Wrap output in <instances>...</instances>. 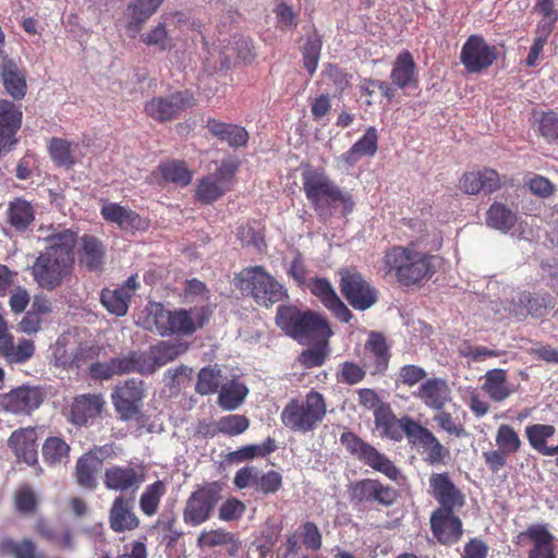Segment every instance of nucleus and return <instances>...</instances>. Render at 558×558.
Instances as JSON below:
<instances>
[{
  "mask_svg": "<svg viewBox=\"0 0 558 558\" xmlns=\"http://www.w3.org/2000/svg\"><path fill=\"white\" fill-rule=\"evenodd\" d=\"M497 57L494 46H489L481 36L472 35L461 49L460 60L471 73H477L493 64Z\"/></svg>",
  "mask_w": 558,
  "mask_h": 558,
  "instance_id": "4468645a",
  "label": "nucleus"
},
{
  "mask_svg": "<svg viewBox=\"0 0 558 558\" xmlns=\"http://www.w3.org/2000/svg\"><path fill=\"white\" fill-rule=\"evenodd\" d=\"M390 78L393 85L404 89L416 86V63L409 50H402L395 59Z\"/></svg>",
  "mask_w": 558,
  "mask_h": 558,
  "instance_id": "bb28decb",
  "label": "nucleus"
},
{
  "mask_svg": "<svg viewBox=\"0 0 558 558\" xmlns=\"http://www.w3.org/2000/svg\"><path fill=\"white\" fill-rule=\"evenodd\" d=\"M145 313L143 327L161 337L191 336L207 320L202 308L168 311L160 303H149Z\"/></svg>",
  "mask_w": 558,
  "mask_h": 558,
  "instance_id": "7ed1b4c3",
  "label": "nucleus"
},
{
  "mask_svg": "<svg viewBox=\"0 0 558 558\" xmlns=\"http://www.w3.org/2000/svg\"><path fill=\"white\" fill-rule=\"evenodd\" d=\"M162 178L180 185H187L192 181V172L182 161H168L159 167Z\"/></svg>",
  "mask_w": 558,
  "mask_h": 558,
  "instance_id": "6e6d98bb",
  "label": "nucleus"
},
{
  "mask_svg": "<svg viewBox=\"0 0 558 558\" xmlns=\"http://www.w3.org/2000/svg\"><path fill=\"white\" fill-rule=\"evenodd\" d=\"M141 40L147 46L157 47L165 51L170 48V36L163 23H159L141 36Z\"/></svg>",
  "mask_w": 558,
  "mask_h": 558,
  "instance_id": "e2e57ef3",
  "label": "nucleus"
},
{
  "mask_svg": "<svg viewBox=\"0 0 558 558\" xmlns=\"http://www.w3.org/2000/svg\"><path fill=\"white\" fill-rule=\"evenodd\" d=\"M544 299L525 291H512L506 310L518 319L526 316L541 317L544 314Z\"/></svg>",
  "mask_w": 558,
  "mask_h": 558,
  "instance_id": "b1692460",
  "label": "nucleus"
},
{
  "mask_svg": "<svg viewBox=\"0 0 558 558\" xmlns=\"http://www.w3.org/2000/svg\"><path fill=\"white\" fill-rule=\"evenodd\" d=\"M81 245L80 264L90 271L100 270L105 257V248L101 242L95 236L84 235L81 239Z\"/></svg>",
  "mask_w": 558,
  "mask_h": 558,
  "instance_id": "e433bc0d",
  "label": "nucleus"
},
{
  "mask_svg": "<svg viewBox=\"0 0 558 558\" xmlns=\"http://www.w3.org/2000/svg\"><path fill=\"white\" fill-rule=\"evenodd\" d=\"M340 442L351 454L372 469L384 473L387 477L397 480L400 475V471L385 454L380 453L375 447L365 442L354 433L349 430L342 433Z\"/></svg>",
  "mask_w": 558,
  "mask_h": 558,
  "instance_id": "0eeeda50",
  "label": "nucleus"
},
{
  "mask_svg": "<svg viewBox=\"0 0 558 558\" xmlns=\"http://www.w3.org/2000/svg\"><path fill=\"white\" fill-rule=\"evenodd\" d=\"M73 144L62 140L52 138L49 144V153L52 160L62 167L70 168L76 162Z\"/></svg>",
  "mask_w": 558,
  "mask_h": 558,
  "instance_id": "8fccbe9b",
  "label": "nucleus"
},
{
  "mask_svg": "<svg viewBox=\"0 0 558 558\" xmlns=\"http://www.w3.org/2000/svg\"><path fill=\"white\" fill-rule=\"evenodd\" d=\"M482 389L495 402H502L512 393L507 383V373L501 368H494L485 373Z\"/></svg>",
  "mask_w": 558,
  "mask_h": 558,
  "instance_id": "4c0bfd02",
  "label": "nucleus"
},
{
  "mask_svg": "<svg viewBox=\"0 0 558 558\" xmlns=\"http://www.w3.org/2000/svg\"><path fill=\"white\" fill-rule=\"evenodd\" d=\"M110 527L114 532L131 531L138 526V519L132 511L129 501L122 497H118L110 510Z\"/></svg>",
  "mask_w": 558,
  "mask_h": 558,
  "instance_id": "f704fd0d",
  "label": "nucleus"
},
{
  "mask_svg": "<svg viewBox=\"0 0 558 558\" xmlns=\"http://www.w3.org/2000/svg\"><path fill=\"white\" fill-rule=\"evenodd\" d=\"M407 439L430 465L444 464L450 458V450L430 429L418 422L408 425Z\"/></svg>",
  "mask_w": 558,
  "mask_h": 558,
  "instance_id": "6e6552de",
  "label": "nucleus"
},
{
  "mask_svg": "<svg viewBox=\"0 0 558 558\" xmlns=\"http://www.w3.org/2000/svg\"><path fill=\"white\" fill-rule=\"evenodd\" d=\"M389 350L385 337L372 331L365 343L364 366L373 364L375 372H383L389 362Z\"/></svg>",
  "mask_w": 558,
  "mask_h": 558,
  "instance_id": "72a5a7b5",
  "label": "nucleus"
},
{
  "mask_svg": "<svg viewBox=\"0 0 558 558\" xmlns=\"http://www.w3.org/2000/svg\"><path fill=\"white\" fill-rule=\"evenodd\" d=\"M70 445L58 436L48 437L41 447L44 461L50 466L66 464L70 457Z\"/></svg>",
  "mask_w": 558,
  "mask_h": 558,
  "instance_id": "ea45409f",
  "label": "nucleus"
},
{
  "mask_svg": "<svg viewBox=\"0 0 558 558\" xmlns=\"http://www.w3.org/2000/svg\"><path fill=\"white\" fill-rule=\"evenodd\" d=\"M1 61V77L5 90L15 99L23 98L27 87L25 75L12 60L3 57Z\"/></svg>",
  "mask_w": 558,
  "mask_h": 558,
  "instance_id": "c9c22d12",
  "label": "nucleus"
},
{
  "mask_svg": "<svg viewBox=\"0 0 558 558\" xmlns=\"http://www.w3.org/2000/svg\"><path fill=\"white\" fill-rule=\"evenodd\" d=\"M22 111L12 101L0 100V156L16 143L15 134L22 124Z\"/></svg>",
  "mask_w": 558,
  "mask_h": 558,
  "instance_id": "a211bd4d",
  "label": "nucleus"
},
{
  "mask_svg": "<svg viewBox=\"0 0 558 558\" xmlns=\"http://www.w3.org/2000/svg\"><path fill=\"white\" fill-rule=\"evenodd\" d=\"M197 545L201 548H214L217 546L231 545L229 550L231 556H234L240 548V542L235 538L234 534L223 529L202 532L197 537Z\"/></svg>",
  "mask_w": 558,
  "mask_h": 558,
  "instance_id": "a19ab883",
  "label": "nucleus"
},
{
  "mask_svg": "<svg viewBox=\"0 0 558 558\" xmlns=\"http://www.w3.org/2000/svg\"><path fill=\"white\" fill-rule=\"evenodd\" d=\"M236 169L235 162L222 161L215 172L197 182L196 199L203 204H211L225 195L230 190Z\"/></svg>",
  "mask_w": 558,
  "mask_h": 558,
  "instance_id": "9d476101",
  "label": "nucleus"
},
{
  "mask_svg": "<svg viewBox=\"0 0 558 558\" xmlns=\"http://www.w3.org/2000/svg\"><path fill=\"white\" fill-rule=\"evenodd\" d=\"M207 129L213 135L227 142L232 147H242L246 145L248 140L246 130L235 124H227L215 119H209L207 121Z\"/></svg>",
  "mask_w": 558,
  "mask_h": 558,
  "instance_id": "58836bf2",
  "label": "nucleus"
},
{
  "mask_svg": "<svg viewBox=\"0 0 558 558\" xmlns=\"http://www.w3.org/2000/svg\"><path fill=\"white\" fill-rule=\"evenodd\" d=\"M248 389L236 380H231L221 386L218 396V404L227 411L238 409L247 396Z\"/></svg>",
  "mask_w": 558,
  "mask_h": 558,
  "instance_id": "37998d69",
  "label": "nucleus"
},
{
  "mask_svg": "<svg viewBox=\"0 0 558 558\" xmlns=\"http://www.w3.org/2000/svg\"><path fill=\"white\" fill-rule=\"evenodd\" d=\"M113 445L96 446L81 456L75 464L74 476L81 486L92 488L97 484V474L104 460L114 456Z\"/></svg>",
  "mask_w": 558,
  "mask_h": 558,
  "instance_id": "f8f14e48",
  "label": "nucleus"
},
{
  "mask_svg": "<svg viewBox=\"0 0 558 558\" xmlns=\"http://www.w3.org/2000/svg\"><path fill=\"white\" fill-rule=\"evenodd\" d=\"M311 292L317 296L320 302L333 313L341 322L348 323L352 315L345 304L339 299L331 284L325 279H314L310 283Z\"/></svg>",
  "mask_w": 558,
  "mask_h": 558,
  "instance_id": "393cba45",
  "label": "nucleus"
},
{
  "mask_svg": "<svg viewBox=\"0 0 558 558\" xmlns=\"http://www.w3.org/2000/svg\"><path fill=\"white\" fill-rule=\"evenodd\" d=\"M150 349L156 367L159 368L186 352L189 344L183 341H160Z\"/></svg>",
  "mask_w": 558,
  "mask_h": 558,
  "instance_id": "c03bdc74",
  "label": "nucleus"
},
{
  "mask_svg": "<svg viewBox=\"0 0 558 558\" xmlns=\"http://www.w3.org/2000/svg\"><path fill=\"white\" fill-rule=\"evenodd\" d=\"M105 401L101 395H82L75 398L71 407V418L76 425H84L88 420L100 414Z\"/></svg>",
  "mask_w": 558,
  "mask_h": 558,
  "instance_id": "473e14b6",
  "label": "nucleus"
},
{
  "mask_svg": "<svg viewBox=\"0 0 558 558\" xmlns=\"http://www.w3.org/2000/svg\"><path fill=\"white\" fill-rule=\"evenodd\" d=\"M375 426L379 430L381 437H386L392 440H400L402 434L407 436L408 425L415 424L410 416H402L397 418L390 408L380 405L374 412Z\"/></svg>",
  "mask_w": 558,
  "mask_h": 558,
  "instance_id": "5701e85b",
  "label": "nucleus"
},
{
  "mask_svg": "<svg viewBox=\"0 0 558 558\" xmlns=\"http://www.w3.org/2000/svg\"><path fill=\"white\" fill-rule=\"evenodd\" d=\"M556 432L553 425L547 424H534L525 428L526 438L536 451L539 450L548 438H550Z\"/></svg>",
  "mask_w": 558,
  "mask_h": 558,
  "instance_id": "680f3d73",
  "label": "nucleus"
},
{
  "mask_svg": "<svg viewBox=\"0 0 558 558\" xmlns=\"http://www.w3.org/2000/svg\"><path fill=\"white\" fill-rule=\"evenodd\" d=\"M246 506L234 497L228 498L219 508V519L222 521L239 520L245 512Z\"/></svg>",
  "mask_w": 558,
  "mask_h": 558,
  "instance_id": "774afa93",
  "label": "nucleus"
},
{
  "mask_svg": "<svg viewBox=\"0 0 558 558\" xmlns=\"http://www.w3.org/2000/svg\"><path fill=\"white\" fill-rule=\"evenodd\" d=\"M433 495L440 505L436 510H444L445 513H454L464 505L461 490H433Z\"/></svg>",
  "mask_w": 558,
  "mask_h": 558,
  "instance_id": "4d7b16f0",
  "label": "nucleus"
},
{
  "mask_svg": "<svg viewBox=\"0 0 558 558\" xmlns=\"http://www.w3.org/2000/svg\"><path fill=\"white\" fill-rule=\"evenodd\" d=\"M155 529L160 542L167 546H174L183 535L182 530L177 527V520L174 518L159 520L156 523Z\"/></svg>",
  "mask_w": 558,
  "mask_h": 558,
  "instance_id": "052dcab7",
  "label": "nucleus"
},
{
  "mask_svg": "<svg viewBox=\"0 0 558 558\" xmlns=\"http://www.w3.org/2000/svg\"><path fill=\"white\" fill-rule=\"evenodd\" d=\"M218 493L219 490H194L183 512L185 523L196 526L207 521L220 499Z\"/></svg>",
  "mask_w": 558,
  "mask_h": 558,
  "instance_id": "dca6fc26",
  "label": "nucleus"
},
{
  "mask_svg": "<svg viewBox=\"0 0 558 558\" xmlns=\"http://www.w3.org/2000/svg\"><path fill=\"white\" fill-rule=\"evenodd\" d=\"M221 380V372L216 367H204L198 373L196 391L201 395H209L217 391Z\"/></svg>",
  "mask_w": 558,
  "mask_h": 558,
  "instance_id": "13d9d810",
  "label": "nucleus"
},
{
  "mask_svg": "<svg viewBox=\"0 0 558 558\" xmlns=\"http://www.w3.org/2000/svg\"><path fill=\"white\" fill-rule=\"evenodd\" d=\"M556 0H536L534 12L541 16L536 29L551 33L558 21V12L555 9Z\"/></svg>",
  "mask_w": 558,
  "mask_h": 558,
  "instance_id": "5fc2aeb1",
  "label": "nucleus"
},
{
  "mask_svg": "<svg viewBox=\"0 0 558 558\" xmlns=\"http://www.w3.org/2000/svg\"><path fill=\"white\" fill-rule=\"evenodd\" d=\"M36 545L29 538H24L22 542H15L9 537L0 539L1 556H13L14 558H36Z\"/></svg>",
  "mask_w": 558,
  "mask_h": 558,
  "instance_id": "09e8293b",
  "label": "nucleus"
},
{
  "mask_svg": "<svg viewBox=\"0 0 558 558\" xmlns=\"http://www.w3.org/2000/svg\"><path fill=\"white\" fill-rule=\"evenodd\" d=\"M131 296L132 294L125 288L105 289L101 292L100 300L108 312L117 316H124L128 313Z\"/></svg>",
  "mask_w": 558,
  "mask_h": 558,
  "instance_id": "a18cd8bd",
  "label": "nucleus"
},
{
  "mask_svg": "<svg viewBox=\"0 0 558 558\" xmlns=\"http://www.w3.org/2000/svg\"><path fill=\"white\" fill-rule=\"evenodd\" d=\"M340 290L352 307L365 311L377 301L376 290L354 270H342Z\"/></svg>",
  "mask_w": 558,
  "mask_h": 558,
  "instance_id": "9b49d317",
  "label": "nucleus"
},
{
  "mask_svg": "<svg viewBox=\"0 0 558 558\" xmlns=\"http://www.w3.org/2000/svg\"><path fill=\"white\" fill-rule=\"evenodd\" d=\"M145 398V385L142 380L128 379L118 384L111 395L112 404L123 421L137 418Z\"/></svg>",
  "mask_w": 558,
  "mask_h": 558,
  "instance_id": "1a4fd4ad",
  "label": "nucleus"
},
{
  "mask_svg": "<svg viewBox=\"0 0 558 558\" xmlns=\"http://www.w3.org/2000/svg\"><path fill=\"white\" fill-rule=\"evenodd\" d=\"M302 314L303 313L294 306H279L276 323L288 336L295 339V337L302 336L299 329Z\"/></svg>",
  "mask_w": 558,
  "mask_h": 558,
  "instance_id": "de8ad7c7",
  "label": "nucleus"
},
{
  "mask_svg": "<svg viewBox=\"0 0 558 558\" xmlns=\"http://www.w3.org/2000/svg\"><path fill=\"white\" fill-rule=\"evenodd\" d=\"M37 439L36 428L26 427L14 430L8 444L19 460L34 465L38 462Z\"/></svg>",
  "mask_w": 558,
  "mask_h": 558,
  "instance_id": "4be33fe9",
  "label": "nucleus"
},
{
  "mask_svg": "<svg viewBox=\"0 0 558 558\" xmlns=\"http://www.w3.org/2000/svg\"><path fill=\"white\" fill-rule=\"evenodd\" d=\"M327 413L325 398L312 390L304 399H292L283 408L280 418L292 432L308 433L323 422Z\"/></svg>",
  "mask_w": 558,
  "mask_h": 558,
  "instance_id": "20e7f679",
  "label": "nucleus"
},
{
  "mask_svg": "<svg viewBox=\"0 0 558 558\" xmlns=\"http://www.w3.org/2000/svg\"><path fill=\"white\" fill-rule=\"evenodd\" d=\"M236 280L238 288L260 306L269 307L287 296L283 286L262 266L244 268Z\"/></svg>",
  "mask_w": 558,
  "mask_h": 558,
  "instance_id": "423d86ee",
  "label": "nucleus"
},
{
  "mask_svg": "<svg viewBox=\"0 0 558 558\" xmlns=\"http://www.w3.org/2000/svg\"><path fill=\"white\" fill-rule=\"evenodd\" d=\"M5 219L14 231L24 232L35 221L34 205L25 198L15 197L8 204Z\"/></svg>",
  "mask_w": 558,
  "mask_h": 558,
  "instance_id": "cd10ccee",
  "label": "nucleus"
},
{
  "mask_svg": "<svg viewBox=\"0 0 558 558\" xmlns=\"http://www.w3.org/2000/svg\"><path fill=\"white\" fill-rule=\"evenodd\" d=\"M101 215L107 221L117 223L125 231L141 230L147 226L135 211L113 203L102 206Z\"/></svg>",
  "mask_w": 558,
  "mask_h": 558,
  "instance_id": "2f4dec72",
  "label": "nucleus"
},
{
  "mask_svg": "<svg viewBox=\"0 0 558 558\" xmlns=\"http://www.w3.org/2000/svg\"><path fill=\"white\" fill-rule=\"evenodd\" d=\"M194 105L187 93H174L167 97H154L145 104L144 110L151 119L165 122L177 118L181 111Z\"/></svg>",
  "mask_w": 558,
  "mask_h": 558,
  "instance_id": "ddd939ff",
  "label": "nucleus"
},
{
  "mask_svg": "<svg viewBox=\"0 0 558 558\" xmlns=\"http://www.w3.org/2000/svg\"><path fill=\"white\" fill-rule=\"evenodd\" d=\"M46 397L45 389L39 386H21L3 397V405L12 413L29 414L43 404Z\"/></svg>",
  "mask_w": 558,
  "mask_h": 558,
  "instance_id": "2eb2a0df",
  "label": "nucleus"
},
{
  "mask_svg": "<svg viewBox=\"0 0 558 558\" xmlns=\"http://www.w3.org/2000/svg\"><path fill=\"white\" fill-rule=\"evenodd\" d=\"M320 49L322 43L316 37H310L303 47V63L310 75H313L316 71Z\"/></svg>",
  "mask_w": 558,
  "mask_h": 558,
  "instance_id": "69168bd1",
  "label": "nucleus"
},
{
  "mask_svg": "<svg viewBox=\"0 0 558 558\" xmlns=\"http://www.w3.org/2000/svg\"><path fill=\"white\" fill-rule=\"evenodd\" d=\"M515 222L517 215L502 203H493L486 213V225L495 230L507 232Z\"/></svg>",
  "mask_w": 558,
  "mask_h": 558,
  "instance_id": "79ce46f5",
  "label": "nucleus"
},
{
  "mask_svg": "<svg viewBox=\"0 0 558 558\" xmlns=\"http://www.w3.org/2000/svg\"><path fill=\"white\" fill-rule=\"evenodd\" d=\"M40 232L50 231L43 240L47 243L33 266L31 272L39 288L53 291L72 274L74 267V246L77 233L71 229L40 227Z\"/></svg>",
  "mask_w": 558,
  "mask_h": 558,
  "instance_id": "f257e3e1",
  "label": "nucleus"
},
{
  "mask_svg": "<svg viewBox=\"0 0 558 558\" xmlns=\"http://www.w3.org/2000/svg\"><path fill=\"white\" fill-rule=\"evenodd\" d=\"M495 441L496 446L509 456L517 453L522 446L519 434L508 424H501L498 427Z\"/></svg>",
  "mask_w": 558,
  "mask_h": 558,
  "instance_id": "603ef678",
  "label": "nucleus"
},
{
  "mask_svg": "<svg viewBox=\"0 0 558 558\" xmlns=\"http://www.w3.org/2000/svg\"><path fill=\"white\" fill-rule=\"evenodd\" d=\"M303 189L306 197L317 211L340 205L342 214L348 215L354 208V201L349 192L342 191L325 173L310 172L304 174Z\"/></svg>",
  "mask_w": 558,
  "mask_h": 558,
  "instance_id": "39448f33",
  "label": "nucleus"
},
{
  "mask_svg": "<svg viewBox=\"0 0 558 558\" xmlns=\"http://www.w3.org/2000/svg\"><path fill=\"white\" fill-rule=\"evenodd\" d=\"M250 426V421L246 416L241 414H230L222 416L216 422L213 428V434H225L229 436H236L244 433Z\"/></svg>",
  "mask_w": 558,
  "mask_h": 558,
  "instance_id": "3c124183",
  "label": "nucleus"
},
{
  "mask_svg": "<svg viewBox=\"0 0 558 558\" xmlns=\"http://www.w3.org/2000/svg\"><path fill=\"white\" fill-rule=\"evenodd\" d=\"M429 523L433 536L441 545L456 544L463 534L462 521L454 513L435 510L430 515Z\"/></svg>",
  "mask_w": 558,
  "mask_h": 558,
  "instance_id": "6ab92c4d",
  "label": "nucleus"
},
{
  "mask_svg": "<svg viewBox=\"0 0 558 558\" xmlns=\"http://www.w3.org/2000/svg\"><path fill=\"white\" fill-rule=\"evenodd\" d=\"M302 314L303 313L294 306H279L276 323L288 336L295 339V337L302 336L299 329Z\"/></svg>",
  "mask_w": 558,
  "mask_h": 558,
  "instance_id": "49530a36",
  "label": "nucleus"
},
{
  "mask_svg": "<svg viewBox=\"0 0 558 558\" xmlns=\"http://www.w3.org/2000/svg\"><path fill=\"white\" fill-rule=\"evenodd\" d=\"M328 354L329 349L326 340L323 343L303 351L298 360L302 366L313 368L323 365Z\"/></svg>",
  "mask_w": 558,
  "mask_h": 558,
  "instance_id": "bf43d9fd",
  "label": "nucleus"
},
{
  "mask_svg": "<svg viewBox=\"0 0 558 558\" xmlns=\"http://www.w3.org/2000/svg\"><path fill=\"white\" fill-rule=\"evenodd\" d=\"M35 530L43 539L52 544L60 550L73 551L75 549L74 532L69 526L56 529L45 519L40 518L36 522Z\"/></svg>",
  "mask_w": 558,
  "mask_h": 558,
  "instance_id": "c85d7f7f",
  "label": "nucleus"
},
{
  "mask_svg": "<svg viewBox=\"0 0 558 558\" xmlns=\"http://www.w3.org/2000/svg\"><path fill=\"white\" fill-rule=\"evenodd\" d=\"M460 190L468 195H477L481 192L492 194L501 187L498 172L492 168L464 173L459 182Z\"/></svg>",
  "mask_w": 558,
  "mask_h": 558,
  "instance_id": "aec40b11",
  "label": "nucleus"
},
{
  "mask_svg": "<svg viewBox=\"0 0 558 558\" xmlns=\"http://www.w3.org/2000/svg\"><path fill=\"white\" fill-rule=\"evenodd\" d=\"M436 257L418 248L416 242L393 245L384 252L379 271L391 276L403 287L422 286L436 272Z\"/></svg>",
  "mask_w": 558,
  "mask_h": 558,
  "instance_id": "f03ea898",
  "label": "nucleus"
},
{
  "mask_svg": "<svg viewBox=\"0 0 558 558\" xmlns=\"http://www.w3.org/2000/svg\"><path fill=\"white\" fill-rule=\"evenodd\" d=\"M144 478L145 469L140 464L112 465L106 469L104 483L108 488H133Z\"/></svg>",
  "mask_w": 558,
  "mask_h": 558,
  "instance_id": "412c9836",
  "label": "nucleus"
},
{
  "mask_svg": "<svg viewBox=\"0 0 558 558\" xmlns=\"http://www.w3.org/2000/svg\"><path fill=\"white\" fill-rule=\"evenodd\" d=\"M299 329L302 336L295 337V340L301 343L320 339L326 341L332 335L327 320L322 315L313 312H304L302 314Z\"/></svg>",
  "mask_w": 558,
  "mask_h": 558,
  "instance_id": "7c9ffc66",
  "label": "nucleus"
},
{
  "mask_svg": "<svg viewBox=\"0 0 558 558\" xmlns=\"http://www.w3.org/2000/svg\"><path fill=\"white\" fill-rule=\"evenodd\" d=\"M35 353V343L31 339H21L13 345L8 353L5 361L10 364H23L27 362Z\"/></svg>",
  "mask_w": 558,
  "mask_h": 558,
  "instance_id": "0e129e2a",
  "label": "nucleus"
},
{
  "mask_svg": "<svg viewBox=\"0 0 558 558\" xmlns=\"http://www.w3.org/2000/svg\"><path fill=\"white\" fill-rule=\"evenodd\" d=\"M163 0H134L125 10V27L136 35L144 23L158 10Z\"/></svg>",
  "mask_w": 558,
  "mask_h": 558,
  "instance_id": "c756f323",
  "label": "nucleus"
},
{
  "mask_svg": "<svg viewBox=\"0 0 558 558\" xmlns=\"http://www.w3.org/2000/svg\"><path fill=\"white\" fill-rule=\"evenodd\" d=\"M414 396L433 411H440L452 401V390L448 381L441 377L424 380Z\"/></svg>",
  "mask_w": 558,
  "mask_h": 558,
  "instance_id": "f3484780",
  "label": "nucleus"
},
{
  "mask_svg": "<svg viewBox=\"0 0 558 558\" xmlns=\"http://www.w3.org/2000/svg\"><path fill=\"white\" fill-rule=\"evenodd\" d=\"M433 420L437 424L438 428L449 436H454L457 438H464L468 436L464 424L457 416H453L444 409L436 411Z\"/></svg>",
  "mask_w": 558,
  "mask_h": 558,
  "instance_id": "864d4df0",
  "label": "nucleus"
},
{
  "mask_svg": "<svg viewBox=\"0 0 558 558\" xmlns=\"http://www.w3.org/2000/svg\"><path fill=\"white\" fill-rule=\"evenodd\" d=\"M533 544L527 558H557L554 535L543 524H531L523 533Z\"/></svg>",
  "mask_w": 558,
  "mask_h": 558,
  "instance_id": "a878e982",
  "label": "nucleus"
},
{
  "mask_svg": "<svg viewBox=\"0 0 558 558\" xmlns=\"http://www.w3.org/2000/svg\"><path fill=\"white\" fill-rule=\"evenodd\" d=\"M353 147L363 157H372L377 153L378 149V133L374 126L367 128L364 135L353 144Z\"/></svg>",
  "mask_w": 558,
  "mask_h": 558,
  "instance_id": "338daca9",
  "label": "nucleus"
}]
</instances>
